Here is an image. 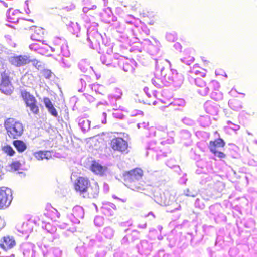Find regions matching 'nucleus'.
I'll list each match as a JSON object with an SVG mask.
<instances>
[{
  "instance_id": "1",
  "label": "nucleus",
  "mask_w": 257,
  "mask_h": 257,
  "mask_svg": "<svg viewBox=\"0 0 257 257\" xmlns=\"http://www.w3.org/2000/svg\"><path fill=\"white\" fill-rule=\"evenodd\" d=\"M75 191L83 197L94 198L96 197L99 193V186L98 183H91L87 177L79 176L73 184Z\"/></svg>"
},
{
  "instance_id": "2",
  "label": "nucleus",
  "mask_w": 257,
  "mask_h": 257,
  "mask_svg": "<svg viewBox=\"0 0 257 257\" xmlns=\"http://www.w3.org/2000/svg\"><path fill=\"white\" fill-rule=\"evenodd\" d=\"M144 175L143 170L140 168H135L125 171L123 174L124 183L126 186L135 191L141 189L142 184L141 180Z\"/></svg>"
},
{
  "instance_id": "3",
  "label": "nucleus",
  "mask_w": 257,
  "mask_h": 257,
  "mask_svg": "<svg viewBox=\"0 0 257 257\" xmlns=\"http://www.w3.org/2000/svg\"><path fill=\"white\" fill-rule=\"evenodd\" d=\"M7 134L11 139H16L23 133L24 126L22 122L12 118H7L4 122Z\"/></svg>"
},
{
  "instance_id": "4",
  "label": "nucleus",
  "mask_w": 257,
  "mask_h": 257,
  "mask_svg": "<svg viewBox=\"0 0 257 257\" xmlns=\"http://www.w3.org/2000/svg\"><path fill=\"white\" fill-rule=\"evenodd\" d=\"M225 145L226 143L224 140L221 138H218L209 141L208 148L212 154L220 159H222L225 158L226 155L224 152L219 151L218 149L220 148H224Z\"/></svg>"
},
{
  "instance_id": "5",
  "label": "nucleus",
  "mask_w": 257,
  "mask_h": 257,
  "mask_svg": "<svg viewBox=\"0 0 257 257\" xmlns=\"http://www.w3.org/2000/svg\"><path fill=\"white\" fill-rule=\"evenodd\" d=\"M109 145L111 150L122 153L128 152V143L123 138L115 137L110 140Z\"/></svg>"
},
{
  "instance_id": "6",
  "label": "nucleus",
  "mask_w": 257,
  "mask_h": 257,
  "mask_svg": "<svg viewBox=\"0 0 257 257\" xmlns=\"http://www.w3.org/2000/svg\"><path fill=\"white\" fill-rule=\"evenodd\" d=\"M1 76L0 91L6 95H10L13 92L14 87L10 81V77L6 71L1 73Z\"/></svg>"
},
{
  "instance_id": "7",
  "label": "nucleus",
  "mask_w": 257,
  "mask_h": 257,
  "mask_svg": "<svg viewBox=\"0 0 257 257\" xmlns=\"http://www.w3.org/2000/svg\"><path fill=\"white\" fill-rule=\"evenodd\" d=\"M30 58L26 55H19L11 56L9 59L10 63L15 67H20L30 63Z\"/></svg>"
},
{
  "instance_id": "8",
  "label": "nucleus",
  "mask_w": 257,
  "mask_h": 257,
  "mask_svg": "<svg viewBox=\"0 0 257 257\" xmlns=\"http://www.w3.org/2000/svg\"><path fill=\"white\" fill-rule=\"evenodd\" d=\"M12 200L11 190L8 188H0V209L8 207Z\"/></svg>"
},
{
  "instance_id": "9",
  "label": "nucleus",
  "mask_w": 257,
  "mask_h": 257,
  "mask_svg": "<svg viewBox=\"0 0 257 257\" xmlns=\"http://www.w3.org/2000/svg\"><path fill=\"white\" fill-rule=\"evenodd\" d=\"M15 245V241L12 236H4L0 242V247L4 250H9Z\"/></svg>"
},
{
  "instance_id": "10",
  "label": "nucleus",
  "mask_w": 257,
  "mask_h": 257,
  "mask_svg": "<svg viewBox=\"0 0 257 257\" xmlns=\"http://www.w3.org/2000/svg\"><path fill=\"white\" fill-rule=\"evenodd\" d=\"M20 96L25 103V106H27L37 101L36 97L30 92L26 90H23L20 91Z\"/></svg>"
},
{
  "instance_id": "11",
  "label": "nucleus",
  "mask_w": 257,
  "mask_h": 257,
  "mask_svg": "<svg viewBox=\"0 0 257 257\" xmlns=\"http://www.w3.org/2000/svg\"><path fill=\"white\" fill-rule=\"evenodd\" d=\"M90 170L96 175H103L106 172L107 168L93 161L91 165Z\"/></svg>"
},
{
  "instance_id": "12",
  "label": "nucleus",
  "mask_w": 257,
  "mask_h": 257,
  "mask_svg": "<svg viewBox=\"0 0 257 257\" xmlns=\"http://www.w3.org/2000/svg\"><path fill=\"white\" fill-rule=\"evenodd\" d=\"M44 35V29L40 27H36L31 33V38L34 41H41L43 40Z\"/></svg>"
},
{
  "instance_id": "13",
  "label": "nucleus",
  "mask_w": 257,
  "mask_h": 257,
  "mask_svg": "<svg viewBox=\"0 0 257 257\" xmlns=\"http://www.w3.org/2000/svg\"><path fill=\"white\" fill-rule=\"evenodd\" d=\"M7 16L9 22L16 23L18 22L19 19V13L15 10L9 9L7 12Z\"/></svg>"
},
{
  "instance_id": "14",
  "label": "nucleus",
  "mask_w": 257,
  "mask_h": 257,
  "mask_svg": "<svg viewBox=\"0 0 257 257\" xmlns=\"http://www.w3.org/2000/svg\"><path fill=\"white\" fill-rule=\"evenodd\" d=\"M12 144L16 149L17 151L19 153L24 152L27 149L26 144L22 140H15L13 141Z\"/></svg>"
},
{
  "instance_id": "15",
  "label": "nucleus",
  "mask_w": 257,
  "mask_h": 257,
  "mask_svg": "<svg viewBox=\"0 0 257 257\" xmlns=\"http://www.w3.org/2000/svg\"><path fill=\"white\" fill-rule=\"evenodd\" d=\"M191 72L196 75L197 77H205L206 71L201 68L198 64L194 65L191 69Z\"/></svg>"
},
{
  "instance_id": "16",
  "label": "nucleus",
  "mask_w": 257,
  "mask_h": 257,
  "mask_svg": "<svg viewBox=\"0 0 257 257\" xmlns=\"http://www.w3.org/2000/svg\"><path fill=\"white\" fill-rule=\"evenodd\" d=\"M159 201L161 204L165 205H168L170 204V194L168 191L160 193Z\"/></svg>"
},
{
  "instance_id": "17",
  "label": "nucleus",
  "mask_w": 257,
  "mask_h": 257,
  "mask_svg": "<svg viewBox=\"0 0 257 257\" xmlns=\"http://www.w3.org/2000/svg\"><path fill=\"white\" fill-rule=\"evenodd\" d=\"M39 105H40V104L37 101L26 107L29 109L30 111L32 113L35 115H37L40 112Z\"/></svg>"
},
{
  "instance_id": "18",
  "label": "nucleus",
  "mask_w": 257,
  "mask_h": 257,
  "mask_svg": "<svg viewBox=\"0 0 257 257\" xmlns=\"http://www.w3.org/2000/svg\"><path fill=\"white\" fill-rule=\"evenodd\" d=\"M73 215L77 218H81L83 217V211L81 207L79 206H76L73 208L72 210Z\"/></svg>"
},
{
  "instance_id": "19",
  "label": "nucleus",
  "mask_w": 257,
  "mask_h": 257,
  "mask_svg": "<svg viewBox=\"0 0 257 257\" xmlns=\"http://www.w3.org/2000/svg\"><path fill=\"white\" fill-rule=\"evenodd\" d=\"M48 151H39L37 152H35L34 154V157L37 159L38 160H41L43 159L44 158L48 159Z\"/></svg>"
},
{
  "instance_id": "20",
  "label": "nucleus",
  "mask_w": 257,
  "mask_h": 257,
  "mask_svg": "<svg viewBox=\"0 0 257 257\" xmlns=\"http://www.w3.org/2000/svg\"><path fill=\"white\" fill-rule=\"evenodd\" d=\"M2 150L5 153L9 156H13L15 153V152L12 147L8 145L3 146Z\"/></svg>"
},
{
  "instance_id": "21",
  "label": "nucleus",
  "mask_w": 257,
  "mask_h": 257,
  "mask_svg": "<svg viewBox=\"0 0 257 257\" xmlns=\"http://www.w3.org/2000/svg\"><path fill=\"white\" fill-rule=\"evenodd\" d=\"M203 78L202 77H196L195 78V83L198 86L204 87L206 86V83Z\"/></svg>"
},
{
  "instance_id": "22",
  "label": "nucleus",
  "mask_w": 257,
  "mask_h": 257,
  "mask_svg": "<svg viewBox=\"0 0 257 257\" xmlns=\"http://www.w3.org/2000/svg\"><path fill=\"white\" fill-rule=\"evenodd\" d=\"M9 166L12 170L17 171L19 169L21 163L18 161H14L10 164Z\"/></svg>"
},
{
  "instance_id": "23",
  "label": "nucleus",
  "mask_w": 257,
  "mask_h": 257,
  "mask_svg": "<svg viewBox=\"0 0 257 257\" xmlns=\"http://www.w3.org/2000/svg\"><path fill=\"white\" fill-rule=\"evenodd\" d=\"M43 102L45 105V107L47 108V109L53 106V105L51 102V100L48 97H44L43 98Z\"/></svg>"
},
{
  "instance_id": "24",
  "label": "nucleus",
  "mask_w": 257,
  "mask_h": 257,
  "mask_svg": "<svg viewBox=\"0 0 257 257\" xmlns=\"http://www.w3.org/2000/svg\"><path fill=\"white\" fill-rule=\"evenodd\" d=\"M52 72L48 69H45L42 71V75L46 79H50L52 76Z\"/></svg>"
},
{
  "instance_id": "25",
  "label": "nucleus",
  "mask_w": 257,
  "mask_h": 257,
  "mask_svg": "<svg viewBox=\"0 0 257 257\" xmlns=\"http://www.w3.org/2000/svg\"><path fill=\"white\" fill-rule=\"evenodd\" d=\"M30 63H31L35 67H36L37 69H39L41 67V63L39 61H38L37 59H31Z\"/></svg>"
},
{
  "instance_id": "26",
  "label": "nucleus",
  "mask_w": 257,
  "mask_h": 257,
  "mask_svg": "<svg viewBox=\"0 0 257 257\" xmlns=\"http://www.w3.org/2000/svg\"><path fill=\"white\" fill-rule=\"evenodd\" d=\"M188 57L189 58H190L189 60L187 59V57H184L183 58V61L184 63H186V64H188V65H190L191 63L194 62L195 59H194V57H191L190 56H188Z\"/></svg>"
},
{
  "instance_id": "27",
  "label": "nucleus",
  "mask_w": 257,
  "mask_h": 257,
  "mask_svg": "<svg viewBox=\"0 0 257 257\" xmlns=\"http://www.w3.org/2000/svg\"><path fill=\"white\" fill-rule=\"evenodd\" d=\"M48 110L49 112V113L53 116L57 117L58 116L57 111L54 107V106L48 109Z\"/></svg>"
},
{
  "instance_id": "28",
  "label": "nucleus",
  "mask_w": 257,
  "mask_h": 257,
  "mask_svg": "<svg viewBox=\"0 0 257 257\" xmlns=\"http://www.w3.org/2000/svg\"><path fill=\"white\" fill-rule=\"evenodd\" d=\"M45 210H47L48 212L53 213L54 212V210L55 209L52 207L50 204L47 203L45 205Z\"/></svg>"
},
{
  "instance_id": "29",
  "label": "nucleus",
  "mask_w": 257,
  "mask_h": 257,
  "mask_svg": "<svg viewBox=\"0 0 257 257\" xmlns=\"http://www.w3.org/2000/svg\"><path fill=\"white\" fill-rule=\"evenodd\" d=\"M152 81H153V83H154V84H155L157 87H160V84L159 83H157V82L156 81L155 79H153V80H152Z\"/></svg>"
},
{
  "instance_id": "30",
  "label": "nucleus",
  "mask_w": 257,
  "mask_h": 257,
  "mask_svg": "<svg viewBox=\"0 0 257 257\" xmlns=\"http://www.w3.org/2000/svg\"><path fill=\"white\" fill-rule=\"evenodd\" d=\"M45 215L48 216L49 218H51V219H52V217H51V214H49L48 212L45 213Z\"/></svg>"
},
{
  "instance_id": "31",
  "label": "nucleus",
  "mask_w": 257,
  "mask_h": 257,
  "mask_svg": "<svg viewBox=\"0 0 257 257\" xmlns=\"http://www.w3.org/2000/svg\"><path fill=\"white\" fill-rule=\"evenodd\" d=\"M142 15L144 17L148 16V15L147 14H145V13H143Z\"/></svg>"
},
{
  "instance_id": "32",
  "label": "nucleus",
  "mask_w": 257,
  "mask_h": 257,
  "mask_svg": "<svg viewBox=\"0 0 257 257\" xmlns=\"http://www.w3.org/2000/svg\"><path fill=\"white\" fill-rule=\"evenodd\" d=\"M1 229H2V227L0 226V230H1Z\"/></svg>"
}]
</instances>
